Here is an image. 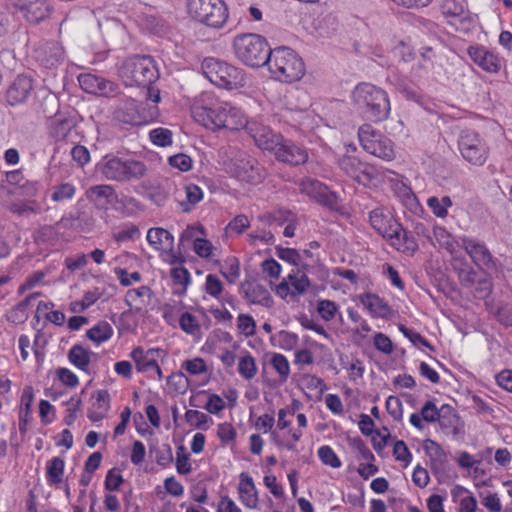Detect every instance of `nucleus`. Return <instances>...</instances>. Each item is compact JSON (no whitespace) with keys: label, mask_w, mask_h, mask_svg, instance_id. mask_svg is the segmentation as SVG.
I'll return each instance as SVG.
<instances>
[{"label":"nucleus","mask_w":512,"mask_h":512,"mask_svg":"<svg viewBox=\"0 0 512 512\" xmlns=\"http://www.w3.org/2000/svg\"><path fill=\"white\" fill-rule=\"evenodd\" d=\"M96 169L105 179L115 182L140 179L147 173L146 165L143 162L123 160L112 155L104 156L97 164Z\"/></svg>","instance_id":"5"},{"label":"nucleus","mask_w":512,"mask_h":512,"mask_svg":"<svg viewBox=\"0 0 512 512\" xmlns=\"http://www.w3.org/2000/svg\"><path fill=\"white\" fill-rule=\"evenodd\" d=\"M185 419L188 424L199 430H208L213 425V419L207 414L189 409L185 412Z\"/></svg>","instance_id":"37"},{"label":"nucleus","mask_w":512,"mask_h":512,"mask_svg":"<svg viewBox=\"0 0 512 512\" xmlns=\"http://www.w3.org/2000/svg\"><path fill=\"white\" fill-rule=\"evenodd\" d=\"M192 115L198 123L211 130H239L246 124L241 109L228 102H215L210 93L201 95L200 100L192 106Z\"/></svg>","instance_id":"1"},{"label":"nucleus","mask_w":512,"mask_h":512,"mask_svg":"<svg viewBox=\"0 0 512 512\" xmlns=\"http://www.w3.org/2000/svg\"><path fill=\"white\" fill-rule=\"evenodd\" d=\"M86 199L97 209H107L118 200L115 188L108 184H98L85 191Z\"/></svg>","instance_id":"22"},{"label":"nucleus","mask_w":512,"mask_h":512,"mask_svg":"<svg viewBox=\"0 0 512 512\" xmlns=\"http://www.w3.org/2000/svg\"><path fill=\"white\" fill-rule=\"evenodd\" d=\"M151 294L152 291L148 286L130 289L126 292L125 302L130 308L139 311L147 305Z\"/></svg>","instance_id":"33"},{"label":"nucleus","mask_w":512,"mask_h":512,"mask_svg":"<svg viewBox=\"0 0 512 512\" xmlns=\"http://www.w3.org/2000/svg\"><path fill=\"white\" fill-rule=\"evenodd\" d=\"M69 361L77 368L86 371L90 364V354L80 345H74L68 353Z\"/></svg>","instance_id":"38"},{"label":"nucleus","mask_w":512,"mask_h":512,"mask_svg":"<svg viewBox=\"0 0 512 512\" xmlns=\"http://www.w3.org/2000/svg\"><path fill=\"white\" fill-rule=\"evenodd\" d=\"M221 273L230 284H234L240 276L239 260L236 257L227 258L224 261Z\"/></svg>","instance_id":"44"},{"label":"nucleus","mask_w":512,"mask_h":512,"mask_svg":"<svg viewBox=\"0 0 512 512\" xmlns=\"http://www.w3.org/2000/svg\"><path fill=\"white\" fill-rule=\"evenodd\" d=\"M113 334V328L112 326L106 322L101 321L97 323L95 326H93L91 329L87 330V337L89 340L100 344L103 343L111 338Z\"/></svg>","instance_id":"35"},{"label":"nucleus","mask_w":512,"mask_h":512,"mask_svg":"<svg viewBox=\"0 0 512 512\" xmlns=\"http://www.w3.org/2000/svg\"><path fill=\"white\" fill-rule=\"evenodd\" d=\"M242 128H245L249 135L254 139L255 144L263 150L273 151L279 141H282L281 134L274 133L269 127L257 121H248Z\"/></svg>","instance_id":"16"},{"label":"nucleus","mask_w":512,"mask_h":512,"mask_svg":"<svg viewBox=\"0 0 512 512\" xmlns=\"http://www.w3.org/2000/svg\"><path fill=\"white\" fill-rule=\"evenodd\" d=\"M373 343L375 348L382 353L391 354L393 352L392 341L387 335L381 332L374 335Z\"/></svg>","instance_id":"63"},{"label":"nucleus","mask_w":512,"mask_h":512,"mask_svg":"<svg viewBox=\"0 0 512 512\" xmlns=\"http://www.w3.org/2000/svg\"><path fill=\"white\" fill-rule=\"evenodd\" d=\"M237 328L246 337H251L256 333V322L248 314H239L237 317Z\"/></svg>","instance_id":"49"},{"label":"nucleus","mask_w":512,"mask_h":512,"mask_svg":"<svg viewBox=\"0 0 512 512\" xmlns=\"http://www.w3.org/2000/svg\"><path fill=\"white\" fill-rule=\"evenodd\" d=\"M179 324L183 331L190 334L195 333L199 329L196 317L189 312H185L181 315Z\"/></svg>","instance_id":"64"},{"label":"nucleus","mask_w":512,"mask_h":512,"mask_svg":"<svg viewBox=\"0 0 512 512\" xmlns=\"http://www.w3.org/2000/svg\"><path fill=\"white\" fill-rule=\"evenodd\" d=\"M360 301L373 317L386 318L390 314L388 304L375 294H364L360 297Z\"/></svg>","instance_id":"32"},{"label":"nucleus","mask_w":512,"mask_h":512,"mask_svg":"<svg viewBox=\"0 0 512 512\" xmlns=\"http://www.w3.org/2000/svg\"><path fill=\"white\" fill-rule=\"evenodd\" d=\"M182 368L185 369L190 375H199L207 371L205 361L199 357L186 360L182 364Z\"/></svg>","instance_id":"61"},{"label":"nucleus","mask_w":512,"mask_h":512,"mask_svg":"<svg viewBox=\"0 0 512 512\" xmlns=\"http://www.w3.org/2000/svg\"><path fill=\"white\" fill-rule=\"evenodd\" d=\"M176 469L182 475L189 474L192 470L189 454L186 453L183 445H180L176 451Z\"/></svg>","instance_id":"50"},{"label":"nucleus","mask_w":512,"mask_h":512,"mask_svg":"<svg viewBox=\"0 0 512 512\" xmlns=\"http://www.w3.org/2000/svg\"><path fill=\"white\" fill-rule=\"evenodd\" d=\"M64 460L59 457H54L47 462L46 465V478L50 484H59L63 480L64 474Z\"/></svg>","instance_id":"36"},{"label":"nucleus","mask_w":512,"mask_h":512,"mask_svg":"<svg viewBox=\"0 0 512 512\" xmlns=\"http://www.w3.org/2000/svg\"><path fill=\"white\" fill-rule=\"evenodd\" d=\"M250 226V221L246 215L240 214L233 218L225 227V234L228 237L238 236Z\"/></svg>","instance_id":"43"},{"label":"nucleus","mask_w":512,"mask_h":512,"mask_svg":"<svg viewBox=\"0 0 512 512\" xmlns=\"http://www.w3.org/2000/svg\"><path fill=\"white\" fill-rule=\"evenodd\" d=\"M99 78H100V76H98V75L91 74V73H85V74L79 75L78 81H79L80 87L85 92L95 95L97 92L98 84H99V82H98Z\"/></svg>","instance_id":"52"},{"label":"nucleus","mask_w":512,"mask_h":512,"mask_svg":"<svg viewBox=\"0 0 512 512\" xmlns=\"http://www.w3.org/2000/svg\"><path fill=\"white\" fill-rule=\"evenodd\" d=\"M458 147L462 157L473 165L482 166L487 160L488 147L475 131H462L458 139Z\"/></svg>","instance_id":"10"},{"label":"nucleus","mask_w":512,"mask_h":512,"mask_svg":"<svg viewBox=\"0 0 512 512\" xmlns=\"http://www.w3.org/2000/svg\"><path fill=\"white\" fill-rule=\"evenodd\" d=\"M400 202L406 209V211L404 212L406 219H410V217L414 216L421 217L422 214L424 213V209L414 193L405 197Z\"/></svg>","instance_id":"45"},{"label":"nucleus","mask_w":512,"mask_h":512,"mask_svg":"<svg viewBox=\"0 0 512 512\" xmlns=\"http://www.w3.org/2000/svg\"><path fill=\"white\" fill-rule=\"evenodd\" d=\"M150 140L153 144L166 147L172 144V132L166 128H156L149 133Z\"/></svg>","instance_id":"47"},{"label":"nucleus","mask_w":512,"mask_h":512,"mask_svg":"<svg viewBox=\"0 0 512 512\" xmlns=\"http://www.w3.org/2000/svg\"><path fill=\"white\" fill-rule=\"evenodd\" d=\"M358 137L361 146L369 154L385 161H392L395 158L393 142L371 125H362L359 128Z\"/></svg>","instance_id":"9"},{"label":"nucleus","mask_w":512,"mask_h":512,"mask_svg":"<svg viewBox=\"0 0 512 512\" xmlns=\"http://www.w3.org/2000/svg\"><path fill=\"white\" fill-rule=\"evenodd\" d=\"M240 293L251 305H261L271 307L273 298L269 291L256 280H244L239 287Z\"/></svg>","instance_id":"21"},{"label":"nucleus","mask_w":512,"mask_h":512,"mask_svg":"<svg viewBox=\"0 0 512 512\" xmlns=\"http://www.w3.org/2000/svg\"><path fill=\"white\" fill-rule=\"evenodd\" d=\"M461 246L480 269H491L495 266L493 257L485 243L474 238L463 237Z\"/></svg>","instance_id":"20"},{"label":"nucleus","mask_w":512,"mask_h":512,"mask_svg":"<svg viewBox=\"0 0 512 512\" xmlns=\"http://www.w3.org/2000/svg\"><path fill=\"white\" fill-rule=\"evenodd\" d=\"M445 410L450 411L449 406H442L441 409H437L436 405L432 401H427L421 408L420 415L422 419L428 423L439 422L441 427L445 426Z\"/></svg>","instance_id":"34"},{"label":"nucleus","mask_w":512,"mask_h":512,"mask_svg":"<svg viewBox=\"0 0 512 512\" xmlns=\"http://www.w3.org/2000/svg\"><path fill=\"white\" fill-rule=\"evenodd\" d=\"M297 184L303 194H306L318 203L329 208H335L338 205L337 194L330 191L329 188L319 180L305 177L299 180Z\"/></svg>","instance_id":"13"},{"label":"nucleus","mask_w":512,"mask_h":512,"mask_svg":"<svg viewBox=\"0 0 512 512\" xmlns=\"http://www.w3.org/2000/svg\"><path fill=\"white\" fill-rule=\"evenodd\" d=\"M385 239L397 251L408 256H413L419 249V245L414 236L411 232L404 229L399 222L394 223L393 229L390 230V233L387 234Z\"/></svg>","instance_id":"19"},{"label":"nucleus","mask_w":512,"mask_h":512,"mask_svg":"<svg viewBox=\"0 0 512 512\" xmlns=\"http://www.w3.org/2000/svg\"><path fill=\"white\" fill-rule=\"evenodd\" d=\"M276 255L281 260L286 261L296 267L301 265V256L296 249L277 247Z\"/></svg>","instance_id":"55"},{"label":"nucleus","mask_w":512,"mask_h":512,"mask_svg":"<svg viewBox=\"0 0 512 512\" xmlns=\"http://www.w3.org/2000/svg\"><path fill=\"white\" fill-rule=\"evenodd\" d=\"M171 278L173 279L175 285L182 287V290L178 291V293H184L187 285L190 282V274L188 270L184 267H174L171 269Z\"/></svg>","instance_id":"53"},{"label":"nucleus","mask_w":512,"mask_h":512,"mask_svg":"<svg viewBox=\"0 0 512 512\" xmlns=\"http://www.w3.org/2000/svg\"><path fill=\"white\" fill-rule=\"evenodd\" d=\"M257 372L258 368L254 357L249 352H246L239 358L238 373L244 379L251 380L257 375Z\"/></svg>","instance_id":"39"},{"label":"nucleus","mask_w":512,"mask_h":512,"mask_svg":"<svg viewBox=\"0 0 512 512\" xmlns=\"http://www.w3.org/2000/svg\"><path fill=\"white\" fill-rule=\"evenodd\" d=\"M423 448L428 457L433 460H443L446 458V453L442 447L434 440L426 439L423 442Z\"/></svg>","instance_id":"56"},{"label":"nucleus","mask_w":512,"mask_h":512,"mask_svg":"<svg viewBox=\"0 0 512 512\" xmlns=\"http://www.w3.org/2000/svg\"><path fill=\"white\" fill-rule=\"evenodd\" d=\"M468 54L471 59L487 72H497L499 63L497 57L483 47H469Z\"/></svg>","instance_id":"30"},{"label":"nucleus","mask_w":512,"mask_h":512,"mask_svg":"<svg viewBox=\"0 0 512 512\" xmlns=\"http://www.w3.org/2000/svg\"><path fill=\"white\" fill-rule=\"evenodd\" d=\"M318 457L323 464L328 465L332 468H339L342 465L339 457L328 445L321 446L318 449Z\"/></svg>","instance_id":"48"},{"label":"nucleus","mask_w":512,"mask_h":512,"mask_svg":"<svg viewBox=\"0 0 512 512\" xmlns=\"http://www.w3.org/2000/svg\"><path fill=\"white\" fill-rule=\"evenodd\" d=\"M231 172L239 180L252 184H258L265 178L264 168L247 152H239L236 155Z\"/></svg>","instance_id":"12"},{"label":"nucleus","mask_w":512,"mask_h":512,"mask_svg":"<svg viewBox=\"0 0 512 512\" xmlns=\"http://www.w3.org/2000/svg\"><path fill=\"white\" fill-rule=\"evenodd\" d=\"M352 97L356 108L369 121L381 122L390 113V101L387 93L373 84L357 85Z\"/></svg>","instance_id":"2"},{"label":"nucleus","mask_w":512,"mask_h":512,"mask_svg":"<svg viewBox=\"0 0 512 512\" xmlns=\"http://www.w3.org/2000/svg\"><path fill=\"white\" fill-rule=\"evenodd\" d=\"M169 164L182 172L189 171L192 168V159L186 154H176L168 159Z\"/></svg>","instance_id":"62"},{"label":"nucleus","mask_w":512,"mask_h":512,"mask_svg":"<svg viewBox=\"0 0 512 512\" xmlns=\"http://www.w3.org/2000/svg\"><path fill=\"white\" fill-rule=\"evenodd\" d=\"M310 286V280L305 271L299 268L293 269L282 282L275 286L276 295L285 299L287 296L303 295Z\"/></svg>","instance_id":"15"},{"label":"nucleus","mask_w":512,"mask_h":512,"mask_svg":"<svg viewBox=\"0 0 512 512\" xmlns=\"http://www.w3.org/2000/svg\"><path fill=\"white\" fill-rule=\"evenodd\" d=\"M155 461L163 467H167L173 462L172 448L169 444H162L155 450Z\"/></svg>","instance_id":"54"},{"label":"nucleus","mask_w":512,"mask_h":512,"mask_svg":"<svg viewBox=\"0 0 512 512\" xmlns=\"http://www.w3.org/2000/svg\"><path fill=\"white\" fill-rule=\"evenodd\" d=\"M238 493L239 499L244 506L250 509L258 507V492L253 478L247 472H242L239 475Z\"/></svg>","instance_id":"25"},{"label":"nucleus","mask_w":512,"mask_h":512,"mask_svg":"<svg viewBox=\"0 0 512 512\" xmlns=\"http://www.w3.org/2000/svg\"><path fill=\"white\" fill-rule=\"evenodd\" d=\"M98 82L99 84L95 95L103 97H115L120 93L119 86L116 83L101 76Z\"/></svg>","instance_id":"51"},{"label":"nucleus","mask_w":512,"mask_h":512,"mask_svg":"<svg viewBox=\"0 0 512 512\" xmlns=\"http://www.w3.org/2000/svg\"><path fill=\"white\" fill-rule=\"evenodd\" d=\"M160 353H164L162 349L151 348L145 351L139 346L131 351L130 356L135 362L138 372H149L156 367V355Z\"/></svg>","instance_id":"26"},{"label":"nucleus","mask_w":512,"mask_h":512,"mask_svg":"<svg viewBox=\"0 0 512 512\" xmlns=\"http://www.w3.org/2000/svg\"><path fill=\"white\" fill-rule=\"evenodd\" d=\"M393 455L397 461H401L405 466L412 460V454L403 440H397L394 443Z\"/></svg>","instance_id":"57"},{"label":"nucleus","mask_w":512,"mask_h":512,"mask_svg":"<svg viewBox=\"0 0 512 512\" xmlns=\"http://www.w3.org/2000/svg\"><path fill=\"white\" fill-rule=\"evenodd\" d=\"M75 127L73 116L56 113L50 124V135L57 141L65 140Z\"/></svg>","instance_id":"27"},{"label":"nucleus","mask_w":512,"mask_h":512,"mask_svg":"<svg viewBox=\"0 0 512 512\" xmlns=\"http://www.w3.org/2000/svg\"><path fill=\"white\" fill-rule=\"evenodd\" d=\"M427 205L435 216L445 218L448 215V208L452 206V201L449 196H444L441 199L432 196L428 198Z\"/></svg>","instance_id":"40"},{"label":"nucleus","mask_w":512,"mask_h":512,"mask_svg":"<svg viewBox=\"0 0 512 512\" xmlns=\"http://www.w3.org/2000/svg\"><path fill=\"white\" fill-rule=\"evenodd\" d=\"M278 161L292 166L305 164L308 161V152L291 140L282 138L279 145L272 151Z\"/></svg>","instance_id":"18"},{"label":"nucleus","mask_w":512,"mask_h":512,"mask_svg":"<svg viewBox=\"0 0 512 512\" xmlns=\"http://www.w3.org/2000/svg\"><path fill=\"white\" fill-rule=\"evenodd\" d=\"M110 409V395L107 390H99L96 399L88 411V418L92 422L102 420Z\"/></svg>","instance_id":"31"},{"label":"nucleus","mask_w":512,"mask_h":512,"mask_svg":"<svg viewBox=\"0 0 512 512\" xmlns=\"http://www.w3.org/2000/svg\"><path fill=\"white\" fill-rule=\"evenodd\" d=\"M386 410L388 414L396 421H400L403 416V405L396 396H389L386 400Z\"/></svg>","instance_id":"58"},{"label":"nucleus","mask_w":512,"mask_h":512,"mask_svg":"<svg viewBox=\"0 0 512 512\" xmlns=\"http://www.w3.org/2000/svg\"><path fill=\"white\" fill-rule=\"evenodd\" d=\"M15 8L31 24H39L50 17L53 7L50 0H12Z\"/></svg>","instance_id":"14"},{"label":"nucleus","mask_w":512,"mask_h":512,"mask_svg":"<svg viewBox=\"0 0 512 512\" xmlns=\"http://www.w3.org/2000/svg\"><path fill=\"white\" fill-rule=\"evenodd\" d=\"M32 91V78L27 75H18L7 89V102L12 106L24 103L29 98Z\"/></svg>","instance_id":"24"},{"label":"nucleus","mask_w":512,"mask_h":512,"mask_svg":"<svg viewBox=\"0 0 512 512\" xmlns=\"http://www.w3.org/2000/svg\"><path fill=\"white\" fill-rule=\"evenodd\" d=\"M114 119L128 125H141L145 122L140 114L139 106L134 99L125 98L119 101L113 113Z\"/></svg>","instance_id":"23"},{"label":"nucleus","mask_w":512,"mask_h":512,"mask_svg":"<svg viewBox=\"0 0 512 512\" xmlns=\"http://www.w3.org/2000/svg\"><path fill=\"white\" fill-rule=\"evenodd\" d=\"M148 243L157 251L171 252L174 247V237L166 229L161 227L150 228L147 231Z\"/></svg>","instance_id":"28"},{"label":"nucleus","mask_w":512,"mask_h":512,"mask_svg":"<svg viewBox=\"0 0 512 512\" xmlns=\"http://www.w3.org/2000/svg\"><path fill=\"white\" fill-rule=\"evenodd\" d=\"M76 193V187L71 183H61L53 188L51 199L54 202L70 200Z\"/></svg>","instance_id":"46"},{"label":"nucleus","mask_w":512,"mask_h":512,"mask_svg":"<svg viewBox=\"0 0 512 512\" xmlns=\"http://www.w3.org/2000/svg\"><path fill=\"white\" fill-rule=\"evenodd\" d=\"M369 222L373 229H375L379 235L385 238L387 237V234L390 233V230L393 229L394 223H397L398 221L395 220L383 208L378 207L369 212Z\"/></svg>","instance_id":"29"},{"label":"nucleus","mask_w":512,"mask_h":512,"mask_svg":"<svg viewBox=\"0 0 512 512\" xmlns=\"http://www.w3.org/2000/svg\"><path fill=\"white\" fill-rule=\"evenodd\" d=\"M232 45L235 56L242 63L251 67L265 65L272 50L267 40L255 33L236 35Z\"/></svg>","instance_id":"4"},{"label":"nucleus","mask_w":512,"mask_h":512,"mask_svg":"<svg viewBox=\"0 0 512 512\" xmlns=\"http://www.w3.org/2000/svg\"><path fill=\"white\" fill-rule=\"evenodd\" d=\"M270 363L273 369L278 373L280 382H286L290 375V364L288 359L283 354L274 353Z\"/></svg>","instance_id":"41"},{"label":"nucleus","mask_w":512,"mask_h":512,"mask_svg":"<svg viewBox=\"0 0 512 512\" xmlns=\"http://www.w3.org/2000/svg\"><path fill=\"white\" fill-rule=\"evenodd\" d=\"M434 237L438 244L449 253H454L457 242L453 236L442 226H435L433 230Z\"/></svg>","instance_id":"42"},{"label":"nucleus","mask_w":512,"mask_h":512,"mask_svg":"<svg viewBox=\"0 0 512 512\" xmlns=\"http://www.w3.org/2000/svg\"><path fill=\"white\" fill-rule=\"evenodd\" d=\"M399 330L403 333V335L405 337H407L411 343L414 345V346H425L427 348H429L430 350H434L433 347L429 344V342L419 333H417L416 331L412 330V329H409L407 327H405L404 325H400L399 326Z\"/></svg>","instance_id":"60"},{"label":"nucleus","mask_w":512,"mask_h":512,"mask_svg":"<svg viewBox=\"0 0 512 512\" xmlns=\"http://www.w3.org/2000/svg\"><path fill=\"white\" fill-rule=\"evenodd\" d=\"M204 75L214 85L235 89L245 85V74L240 68L217 58H206L201 65Z\"/></svg>","instance_id":"7"},{"label":"nucleus","mask_w":512,"mask_h":512,"mask_svg":"<svg viewBox=\"0 0 512 512\" xmlns=\"http://www.w3.org/2000/svg\"><path fill=\"white\" fill-rule=\"evenodd\" d=\"M34 57L42 66L54 68L64 61L65 52L59 42L42 40L34 49Z\"/></svg>","instance_id":"17"},{"label":"nucleus","mask_w":512,"mask_h":512,"mask_svg":"<svg viewBox=\"0 0 512 512\" xmlns=\"http://www.w3.org/2000/svg\"><path fill=\"white\" fill-rule=\"evenodd\" d=\"M265 65L274 79L284 83L298 81L305 73L301 57L291 48L284 46L271 50Z\"/></svg>","instance_id":"3"},{"label":"nucleus","mask_w":512,"mask_h":512,"mask_svg":"<svg viewBox=\"0 0 512 512\" xmlns=\"http://www.w3.org/2000/svg\"><path fill=\"white\" fill-rule=\"evenodd\" d=\"M189 15L209 27L220 28L228 18V10L222 0H188Z\"/></svg>","instance_id":"8"},{"label":"nucleus","mask_w":512,"mask_h":512,"mask_svg":"<svg viewBox=\"0 0 512 512\" xmlns=\"http://www.w3.org/2000/svg\"><path fill=\"white\" fill-rule=\"evenodd\" d=\"M338 167L348 177L361 183L368 185L373 180L381 176V171L372 164L361 161L353 155H344L338 159Z\"/></svg>","instance_id":"11"},{"label":"nucleus","mask_w":512,"mask_h":512,"mask_svg":"<svg viewBox=\"0 0 512 512\" xmlns=\"http://www.w3.org/2000/svg\"><path fill=\"white\" fill-rule=\"evenodd\" d=\"M205 290L210 296L219 298L223 291V284L216 275L209 274L206 276Z\"/></svg>","instance_id":"59"},{"label":"nucleus","mask_w":512,"mask_h":512,"mask_svg":"<svg viewBox=\"0 0 512 512\" xmlns=\"http://www.w3.org/2000/svg\"><path fill=\"white\" fill-rule=\"evenodd\" d=\"M119 75L127 86H150L159 72L151 56H133L125 60L119 69Z\"/></svg>","instance_id":"6"}]
</instances>
